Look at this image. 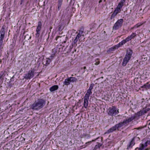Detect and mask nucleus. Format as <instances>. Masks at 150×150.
Segmentation results:
<instances>
[{
	"label": "nucleus",
	"mask_w": 150,
	"mask_h": 150,
	"mask_svg": "<svg viewBox=\"0 0 150 150\" xmlns=\"http://www.w3.org/2000/svg\"><path fill=\"white\" fill-rule=\"evenodd\" d=\"M148 87H150V84H149L148 86Z\"/></svg>",
	"instance_id": "obj_45"
},
{
	"label": "nucleus",
	"mask_w": 150,
	"mask_h": 150,
	"mask_svg": "<svg viewBox=\"0 0 150 150\" xmlns=\"http://www.w3.org/2000/svg\"><path fill=\"white\" fill-rule=\"evenodd\" d=\"M94 141H95V140H92V142H93ZM91 141H90V142H88V143H91Z\"/></svg>",
	"instance_id": "obj_43"
},
{
	"label": "nucleus",
	"mask_w": 150,
	"mask_h": 150,
	"mask_svg": "<svg viewBox=\"0 0 150 150\" xmlns=\"http://www.w3.org/2000/svg\"><path fill=\"white\" fill-rule=\"evenodd\" d=\"M136 36V34L135 33H132V34L130 35L129 36L126 38L129 41L131 40L132 39L135 37Z\"/></svg>",
	"instance_id": "obj_17"
},
{
	"label": "nucleus",
	"mask_w": 150,
	"mask_h": 150,
	"mask_svg": "<svg viewBox=\"0 0 150 150\" xmlns=\"http://www.w3.org/2000/svg\"><path fill=\"white\" fill-rule=\"evenodd\" d=\"M135 116L133 115L128 119L124 120L122 122H120L111 127L105 132L104 134H108L112 133L116 130L118 131L120 128L124 125H127L129 122L135 119Z\"/></svg>",
	"instance_id": "obj_1"
},
{
	"label": "nucleus",
	"mask_w": 150,
	"mask_h": 150,
	"mask_svg": "<svg viewBox=\"0 0 150 150\" xmlns=\"http://www.w3.org/2000/svg\"><path fill=\"white\" fill-rule=\"evenodd\" d=\"M83 30H80L79 31V34H80L81 35H82V36H83L84 35L83 34Z\"/></svg>",
	"instance_id": "obj_32"
},
{
	"label": "nucleus",
	"mask_w": 150,
	"mask_h": 150,
	"mask_svg": "<svg viewBox=\"0 0 150 150\" xmlns=\"http://www.w3.org/2000/svg\"><path fill=\"white\" fill-rule=\"evenodd\" d=\"M71 82H76L77 81V79L75 77H69Z\"/></svg>",
	"instance_id": "obj_23"
},
{
	"label": "nucleus",
	"mask_w": 150,
	"mask_h": 150,
	"mask_svg": "<svg viewBox=\"0 0 150 150\" xmlns=\"http://www.w3.org/2000/svg\"><path fill=\"white\" fill-rule=\"evenodd\" d=\"M121 11V9L117 8V7H116V8L115 9L114 12L117 15L118 13H120Z\"/></svg>",
	"instance_id": "obj_24"
},
{
	"label": "nucleus",
	"mask_w": 150,
	"mask_h": 150,
	"mask_svg": "<svg viewBox=\"0 0 150 150\" xmlns=\"http://www.w3.org/2000/svg\"><path fill=\"white\" fill-rule=\"evenodd\" d=\"M45 103V100L43 99H39L32 105L30 108L33 110H38L42 108Z\"/></svg>",
	"instance_id": "obj_2"
},
{
	"label": "nucleus",
	"mask_w": 150,
	"mask_h": 150,
	"mask_svg": "<svg viewBox=\"0 0 150 150\" xmlns=\"http://www.w3.org/2000/svg\"><path fill=\"white\" fill-rule=\"evenodd\" d=\"M36 1H39L40 0H36Z\"/></svg>",
	"instance_id": "obj_50"
},
{
	"label": "nucleus",
	"mask_w": 150,
	"mask_h": 150,
	"mask_svg": "<svg viewBox=\"0 0 150 150\" xmlns=\"http://www.w3.org/2000/svg\"><path fill=\"white\" fill-rule=\"evenodd\" d=\"M35 69H31L28 72V73L25 75L24 78L26 79H30L34 76Z\"/></svg>",
	"instance_id": "obj_7"
},
{
	"label": "nucleus",
	"mask_w": 150,
	"mask_h": 150,
	"mask_svg": "<svg viewBox=\"0 0 150 150\" xmlns=\"http://www.w3.org/2000/svg\"><path fill=\"white\" fill-rule=\"evenodd\" d=\"M107 113L109 115L114 116L119 113V109L115 106H113L109 108L107 110Z\"/></svg>",
	"instance_id": "obj_4"
},
{
	"label": "nucleus",
	"mask_w": 150,
	"mask_h": 150,
	"mask_svg": "<svg viewBox=\"0 0 150 150\" xmlns=\"http://www.w3.org/2000/svg\"><path fill=\"white\" fill-rule=\"evenodd\" d=\"M64 43H66V41H64Z\"/></svg>",
	"instance_id": "obj_51"
},
{
	"label": "nucleus",
	"mask_w": 150,
	"mask_h": 150,
	"mask_svg": "<svg viewBox=\"0 0 150 150\" xmlns=\"http://www.w3.org/2000/svg\"><path fill=\"white\" fill-rule=\"evenodd\" d=\"M142 23H138L136 25H135L134 26V28H138L139 27H140V26L142 25Z\"/></svg>",
	"instance_id": "obj_28"
},
{
	"label": "nucleus",
	"mask_w": 150,
	"mask_h": 150,
	"mask_svg": "<svg viewBox=\"0 0 150 150\" xmlns=\"http://www.w3.org/2000/svg\"><path fill=\"white\" fill-rule=\"evenodd\" d=\"M28 1L27 3H28Z\"/></svg>",
	"instance_id": "obj_53"
},
{
	"label": "nucleus",
	"mask_w": 150,
	"mask_h": 150,
	"mask_svg": "<svg viewBox=\"0 0 150 150\" xmlns=\"http://www.w3.org/2000/svg\"><path fill=\"white\" fill-rule=\"evenodd\" d=\"M61 37H60V36H57V37H56V40H57V39H58L59 38H61Z\"/></svg>",
	"instance_id": "obj_42"
},
{
	"label": "nucleus",
	"mask_w": 150,
	"mask_h": 150,
	"mask_svg": "<svg viewBox=\"0 0 150 150\" xmlns=\"http://www.w3.org/2000/svg\"><path fill=\"white\" fill-rule=\"evenodd\" d=\"M96 63H95V65H97L98 64H99V63H100V62H99V61L98 60V59H97L96 60Z\"/></svg>",
	"instance_id": "obj_34"
},
{
	"label": "nucleus",
	"mask_w": 150,
	"mask_h": 150,
	"mask_svg": "<svg viewBox=\"0 0 150 150\" xmlns=\"http://www.w3.org/2000/svg\"><path fill=\"white\" fill-rule=\"evenodd\" d=\"M79 41H80V39H79Z\"/></svg>",
	"instance_id": "obj_52"
},
{
	"label": "nucleus",
	"mask_w": 150,
	"mask_h": 150,
	"mask_svg": "<svg viewBox=\"0 0 150 150\" xmlns=\"http://www.w3.org/2000/svg\"><path fill=\"white\" fill-rule=\"evenodd\" d=\"M59 87L58 85H55L51 87L50 88V90L51 92L54 91L58 89Z\"/></svg>",
	"instance_id": "obj_16"
},
{
	"label": "nucleus",
	"mask_w": 150,
	"mask_h": 150,
	"mask_svg": "<svg viewBox=\"0 0 150 150\" xmlns=\"http://www.w3.org/2000/svg\"><path fill=\"white\" fill-rule=\"evenodd\" d=\"M142 127H139L138 128H135L134 129H138V130H139V129H141L142 128Z\"/></svg>",
	"instance_id": "obj_40"
},
{
	"label": "nucleus",
	"mask_w": 150,
	"mask_h": 150,
	"mask_svg": "<svg viewBox=\"0 0 150 150\" xmlns=\"http://www.w3.org/2000/svg\"><path fill=\"white\" fill-rule=\"evenodd\" d=\"M90 137V135L89 134H85L84 135V137Z\"/></svg>",
	"instance_id": "obj_38"
},
{
	"label": "nucleus",
	"mask_w": 150,
	"mask_h": 150,
	"mask_svg": "<svg viewBox=\"0 0 150 150\" xmlns=\"http://www.w3.org/2000/svg\"><path fill=\"white\" fill-rule=\"evenodd\" d=\"M89 98L84 96V103H83V106L85 108H87L88 105V100Z\"/></svg>",
	"instance_id": "obj_12"
},
{
	"label": "nucleus",
	"mask_w": 150,
	"mask_h": 150,
	"mask_svg": "<svg viewBox=\"0 0 150 150\" xmlns=\"http://www.w3.org/2000/svg\"><path fill=\"white\" fill-rule=\"evenodd\" d=\"M91 91L92 90L88 89L85 95V96L89 98L90 96L92 93V92Z\"/></svg>",
	"instance_id": "obj_20"
},
{
	"label": "nucleus",
	"mask_w": 150,
	"mask_h": 150,
	"mask_svg": "<svg viewBox=\"0 0 150 150\" xmlns=\"http://www.w3.org/2000/svg\"><path fill=\"white\" fill-rule=\"evenodd\" d=\"M148 150V149H145V150Z\"/></svg>",
	"instance_id": "obj_49"
},
{
	"label": "nucleus",
	"mask_w": 150,
	"mask_h": 150,
	"mask_svg": "<svg viewBox=\"0 0 150 150\" xmlns=\"http://www.w3.org/2000/svg\"><path fill=\"white\" fill-rule=\"evenodd\" d=\"M51 58H47L45 62V64H44V65H45V66H47L49 64L50 62H51Z\"/></svg>",
	"instance_id": "obj_21"
},
{
	"label": "nucleus",
	"mask_w": 150,
	"mask_h": 150,
	"mask_svg": "<svg viewBox=\"0 0 150 150\" xmlns=\"http://www.w3.org/2000/svg\"><path fill=\"white\" fill-rule=\"evenodd\" d=\"M137 137H133L131 139L130 142L127 145V149H128L132 148L133 146L135 144V140Z\"/></svg>",
	"instance_id": "obj_10"
},
{
	"label": "nucleus",
	"mask_w": 150,
	"mask_h": 150,
	"mask_svg": "<svg viewBox=\"0 0 150 150\" xmlns=\"http://www.w3.org/2000/svg\"><path fill=\"white\" fill-rule=\"evenodd\" d=\"M81 36H82V35H80V34H79L78 33L77 34L76 36V38H77V39H78L79 40V38H80V37H81Z\"/></svg>",
	"instance_id": "obj_33"
},
{
	"label": "nucleus",
	"mask_w": 150,
	"mask_h": 150,
	"mask_svg": "<svg viewBox=\"0 0 150 150\" xmlns=\"http://www.w3.org/2000/svg\"><path fill=\"white\" fill-rule=\"evenodd\" d=\"M132 51L131 49H128L127 50V53L122 63V66L124 67L126 66L129 62L132 57Z\"/></svg>",
	"instance_id": "obj_3"
},
{
	"label": "nucleus",
	"mask_w": 150,
	"mask_h": 150,
	"mask_svg": "<svg viewBox=\"0 0 150 150\" xmlns=\"http://www.w3.org/2000/svg\"><path fill=\"white\" fill-rule=\"evenodd\" d=\"M118 48L117 45H115V46L112 47L110 48L107 51V52L110 53L114 51L116 49H117Z\"/></svg>",
	"instance_id": "obj_15"
},
{
	"label": "nucleus",
	"mask_w": 150,
	"mask_h": 150,
	"mask_svg": "<svg viewBox=\"0 0 150 150\" xmlns=\"http://www.w3.org/2000/svg\"><path fill=\"white\" fill-rule=\"evenodd\" d=\"M145 114V113H144V111L142 110L138 112L137 113V115L138 116H140Z\"/></svg>",
	"instance_id": "obj_22"
},
{
	"label": "nucleus",
	"mask_w": 150,
	"mask_h": 150,
	"mask_svg": "<svg viewBox=\"0 0 150 150\" xmlns=\"http://www.w3.org/2000/svg\"><path fill=\"white\" fill-rule=\"evenodd\" d=\"M72 0L74 1V2L75 1V0Z\"/></svg>",
	"instance_id": "obj_47"
},
{
	"label": "nucleus",
	"mask_w": 150,
	"mask_h": 150,
	"mask_svg": "<svg viewBox=\"0 0 150 150\" xmlns=\"http://www.w3.org/2000/svg\"><path fill=\"white\" fill-rule=\"evenodd\" d=\"M125 2V0H121L118 3L117 7L121 9V8L124 6Z\"/></svg>",
	"instance_id": "obj_13"
},
{
	"label": "nucleus",
	"mask_w": 150,
	"mask_h": 150,
	"mask_svg": "<svg viewBox=\"0 0 150 150\" xmlns=\"http://www.w3.org/2000/svg\"><path fill=\"white\" fill-rule=\"evenodd\" d=\"M42 24L41 21H39L38 23V25L36 30V33L35 34L36 37H38L40 35V31L42 28Z\"/></svg>",
	"instance_id": "obj_9"
},
{
	"label": "nucleus",
	"mask_w": 150,
	"mask_h": 150,
	"mask_svg": "<svg viewBox=\"0 0 150 150\" xmlns=\"http://www.w3.org/2000/svg\"><path fill=\"white\" fill-rule=\"evenodd\" d=\"M94 85L93 83L91 84L88 89L92 90V89L93 88Z\"/></svg>",
	"instance_id": "obj_30"
},
{
	"label": "nucleus",
	"mask_w": 150,
	"mask_h": 150,
	"mask_svg": "<svg viewBox=\"0 0 150 150\" xmlns=\"http://www.w3.org/2000/svg\"><path fill=\"white\" fill-rule=\"evenodd\" d=\"M97 143L98 144L96 145L94 147V149L95 150H96L99 149L102 146V144H101L98 143Z\"/></svg>",
	"instance_id": "obj_26"
},
{
	"label": "nucleus",
	"mask_w": 150,
	"mask_h": 150,
	"mask_svg": "<svg viewBox=\"0 0 150 150\" xmlns=\"http://www.w3.org/2000/svg\"><path fill=\"white\" fill-rule=\"evenodd\" d=\"M150 141L148 140H146L145 139H144L142 141V144H140L139 147V148H136L137 150H144V148L147 146L148 145L150 144Z\"/></svg>",
	"instance_id": "obj_6"
},
{
	"label": "nucleus",
	"mask_w": 150,
	"mask_h": 150,
	"mask_svg": "<svg viewBox=\"0 0 150 150\" xmlns=\"http://www.w3.org/2000/svg\"><path fill=\"white\" fill-rule=\"evenodd\" d=\"M57 51L56 49L55 48H54L52 50V54L50 57L51 58V59H52L54 57L55 54L57 53Z\"/></svg>",
	"instance_id": "obj_18"
},
{
	"label": "nucleus",
	"mask_w": 150,
	"mask_h": 150,
	"mask_svg": "<svg viewBox=\"0 0 150 150\" xmlns=\"http://www.w3.org/2000/svg\"><path fill=\"white\" fill-rule=\"evenodd\" d=\"M5 32V28L3 26L0 31V49L3 48V40L4 38Z\"/></svg>",
	"instance_id": "obj_5"
},
{
	"label": "nucleus",
	"mask_w": 150,
	"mask_h": 150,
	"mask_svg": "<svg viewBox=\"0 0 150 150\" xmlns=\"http://www.w3.org/2000/svg\"><path fill=\"white\" fill-rule=\"evenodd\" d=\"M86 68V67H84V69H85Z\"/></svg>",
	"instance_id": "obj_48"
},
{
	"label": "nucleus",
	"mask_w": 150,
	"mask_h": 150,
	"mask_svg": "<svg viewBox=\"0 0 150 150\" xmlns=\"http://www.w3.org/2000/svg\"><path fill=\"white\" fill-rule=\"evenodd\" d=\"M71 83L69 78H67L65 79L63 83L64 85L68 86Z\"/></svg>",
	"instance_id": "obj_19"
},
{
	"label": "nucleus",
	"mask_w": 150,
	"mask_h": 150,
	"mask_svg": "<svg viewBox=\"0 0 150 150\" xmlns=\"http://www.w3.org/2000/svg\"><path fill=\"white\" fill-rule=\"evenodd\" d=\"M6 74V71H2L0 72V81L3 82L4 79V77Z\"/></svg>",
	"instance_id": "obj_11"
},
{
	"label": "nucleus",
	"mask_w": 150,
	"mask_h": 150,
	"mask_svg": "<svg viewBox=\"0 0 150 150\" xmlns=\"http://www.w3.org/2000/svg\"><path fill=\"white\" fill-rule=\"evenodd\" d=\"M134 28V27H133V28H131V29H133V28Z\"/></svg>",
	"instance_id": "obj_46"
},
{
	"label": "nucleus",
	"mask_w": 150,
	"mask_h": 150,
	"mask_svg": "<svg viewBox=\"0 0 150 150\" xmlns=\"http://www.w3.org/2000/svg\"><path fill=\"white\" fill-rule=\"evenodd\" d=\"M62 5L58 4V10H59L61 7Z\"/></svg>",
	"instance_id": "obj_37"
},
{
	"label": "nucleus",
	"mask_w": 150,
	"mask_h": 150,
	"mask_svg": "<svg viewBox=\"0 0 150 150\" xmlns=\"http://www.w3.org/2000/svg\"><path fill=\"white\" fill-rule=\"evenodd\" d=\"M31 38V36H30L29 35L27 34L25 36L24 39L29 40Z\"/></svg>",
	"instance_id": "obj_27"
},
{
	"label": "nucleus",
	"mask_w": 150,
	"mask_h": 150,
	"mask_svg": "<svg viewBox=\"0 0 150 150\" xmlns=\"http://www.w3.org/2000/svg\"><path fill=\"white\" fill-rule=\"evenodd\" d=\"M116 15H117V14L113 12V13L112 14V15L111 16V18H110L111 19H112Z\"/></svg>",
	"instance_id": "obj_31"
},
{
	"label": "nucleus",
	"mask_w": 150,
	"mask_h": 150,
	"mask_svg": "<svg viewBox=\"0 0 150 150\" xmlns=\"http://www.w3.org/2000/svg\"><path fill=\"white\" fill-rule=\"evenodd\" d=\"M142 103H143L144 101V98H142Z\"/></svg>",
	"instance_id": "obj_41"
},
{
	"label": "nucleus",
	"mask_w": 150,
	"mask_h": 150,
	"mask_svg": "<svg viewBox=\"0 0 150 150\" xmlns=\"http://www.w3.org/2000/svg\"><path fill=\"white\" fill-rule=\"evenodd\" d=\"M147 87V86L146 84H144L141 86L142 88H146Z\"/></svg>",
	"instance_id": "obj_35"
},
{
	"label": "nucleus",
	"mask_w": 150,
	"mask_h": 150,
	"mask_svg": "<svg viewBox=\"0 0 150 150\" xmlns=\"http://www.w3.org/2000/svg\"><path fill=\"white\" fill-rule=\"evenodd\" d=\"M78 40H79L78 39L76 38H75V39H74V40L73 42L72 43V45H75L76 43Z\"/></svg>",
	"instance_id": "obj_29"
},
{
	"label": "nucleus",
	"mask_w": 150,
	"mask_h": 150,
	"mask_svg": "<svg viewBox=\"0 0 150 150\" xmlns=\"http://www.w3.org/2000/svg\"><path fill=\"white\" fill-rule=\"evenodd\" d=\"M71 76H73V75H72Z\"/></svg>",
	"instance_id": "obj_54"
},
{
	"label": "nucleus",
	"mask_w": 150,
	"mask_h": 150,
	"mask_svg": "<svg viewBox=\"0 0 150 150\" xmlns=\"http://www.w3.org/2000/svg\"><path fill=\"white\" fill-rule=\"evenodd\" d=\"M102 2V0H100L99 1V3H100L101 2Z\"/></svg>",
	"instance_id": "obj_44"
},
{
	"label": "nucleus",
	"mask_w": 150,
	"mask_h": 150,
	"mask_svg": "<svg viewBox=\"0 0 150 150\" xmlns=\"http://www.w3.org/2000/svg\"><path fill=\"white\" fill-rule=\"evenodd\" d=\"M62 1H63V0H58V4L62 5Z\"/></svg>",
	"instance_id": "obj_36"
},
{
	"label": "nucleus",
	"mask_w": 150,
	"mask_h": 150,
	"mask_svg": "<svg viewBox=\"0 0 150 150\" xmlns=\"http://www.w3.org/2000/svg\"><path fill=\"white\" fill-rule=\"evenodd\" d=\"M128 41H128L127 38H126L125 39L123 40L121 42H119L118 44L117 45L118 47L119 48Z\"/></svg>",
	"instance_id": "obj_14"
},
{
	"label": "nucleus",
	"mask_w": 150,
	"mask_h": 150,
	"mask_svg": "<svg viewBox=\"0 0 150 150\" xmlns=\"http://www.w3.org/2000/svg\"><path fill=\"white\" fill-rule=\"evenodd\" d=\"M142 110L145 114L147 112L149 111L150 110V108H149L146 107L144 108Z\"/></svg>",
	"instance_id": "obj_25"
},
{
	"label": "nucleus",
	"mask_w": 150,
	"mask_h": 150,
	"mask_svg": "<svg viewBox=\"0 0 150 150\" xmlns=\"http://www.w3.org/2000/svg\"><path fill=\"white\" fill-rule=\"evenodd\" d=\"M25 0H21L20 4H22L24 1Z\"/></svg>",
	"instance_id": "obj_39"
},
{
	"label": "nucleus",
	"mask_w": 150,
	"mask_h": 150,
	"mask_svg": "<svg viewBox=\"0 0 150 150\" xmlns=\"http://www.w3.org/2000/svg\"><path fill=\"white\" fill-rule=\"evenodd\" d=\"M123 22V20L122 19H120L117 20L116 23L114 24L113 27V29L117 30L121 27Z\"/></svg>",
	"instance_id": "obj_8"
}]
</instances>
